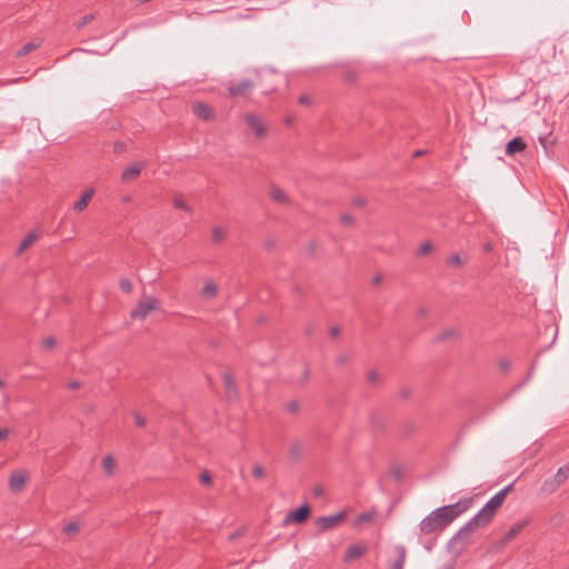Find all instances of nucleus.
Segmentation results:
<instances>
[{
  "mask_svg": "<svg viewBox=\"0 0 569 569\" xmlns=\"http://www.w3.org/2000/svg\"><path fill=\"white\" fill-rule=\"evenodd\" d=\"M472 498L465 499L455 505L443 506L431 511L420 522V533L429 536L443 530L457 517L468 510L472 506Z\"/></svg>",
  "mask_w": 569,
  "mask_h": 569,
  "instance_id": "obj_1",
  "label": "nucleus"
},
{
  "mask_svg": "<svg viewBox=\"0 0 569 569\" xmlns=\"http://www.w3.org/2000/svg\"><path fill=\"white\" fill-rule=\"evenodd\" d=\"M509 488H505L496 493L486 506L472 517L468 523L461 529V532L470 533L479 528H483L491 522L496 512L505 502Z\"/></svg>",
  "mask_w": 569,
  "mask_h": 569,
  "instance_id": "obj_2",
  "label": "nucleus"
},
{
  "mask_svg": "<svg viewBox=\"0 0 569 569\" xmlns=\"http://www.w3.org/2000/svg\"><path fill=\"white\" fill-rule=\"evenodd\" d=\"M569 479V462L560 467L556 473L547 478L542 486L541 491L547 495L556 492Z\"/></svg>",
  "mask_w": 569,
  "mask_h": 569,
  "instance_id": "obj_3",
  "label": "nucleus"
},
{
  "mask_svg": "<svg viewBox=\"0 0 569 569\" xmlns=\"http://www.w3.org/2000/svg\"><path fill=\"white\" fill-rule=\"evenodd\" d=\"M308 445L302 440H293L287 451V462L298 465L308 458Z\"/></svg>",
  "mask_w": 569,
  "mask_h": 569,
  "instance_id": "obj_4",
  "label": "nucleus"
},
{
  "mask_svg": "<svg viewBox=\"0 0 569 569\" xmlns=\"http://www.w3.org/2000/svg\"><path fill=\"white\" fill-rule=\"evenodd\" d=\"M160 302L154 297H149L144 301H140L134 309L131 310L130 317L132 319L144 320L147 316L154 310H159Z\"/></svg>",
  "mask_w": 569,
  "mask_h": 569,
  "instance_id": "obj_5",
  "label": "nucleus"
},
{
  "mask_svg": "<svg viewBox=\"0 0 569 569\" xmlns=\"http://www.w3.org/2000/svg\"><path fill=\"white\" fill-rule=\"evenodd\" d=\"M347 517L346 511L336 515L320 517L316 520V526L321 531L331 530L338 527Z\"/></svg>",
  "mask_w": 569,
  "mask_h": 569,
  "instance_id": "obj_6",
  "label": "nucleus"
},
{
  "mask_svg": "<svg viewBox=\"0 0 569 569\" xmlns=\"http://www.w3.org/2000/svg\"><path fill=\"white\" fill-rule=\"evenodd\" d=\"M246 124L254 132L257 137H262L267 132V127L262 119L254 113H246L243 116Z\"/></svg>",
  "mask_w": 569,
  "mask_h": 569,
  "instance_id": "obj_7",
  "label": "nucleus"
},
{
  "mask_svg": "<svg viewBox=\"0 0 569 569\" xmlns=\"http://www.w3.org/2000/svg\"><path fill=\"white\" fill-rule=\"evenodd\" d=\"M228 89L231 97L247 98L252 92L253 82L246 79L238 83L230 84Z\"/></svg>",
  "mask_w": 569,
  "mask_h": 569,
  "instance_id": "obj_8",
  "label": "nucleus"
},
{
  "mask_svg": "<svg viewBox=\"0 0 569 569\" xmlns=\"http://www.w3.org/2000/svg\"><path fill=\"white\" fill-rule=\"evenodd\" d=\"M27 471L24 470H16L11 473L9 478V488L13 492H19L24 487L27 480Z\"/></svg>",
  "mask_w": 569,
  "mask_h": 569,
  "instance_id": "obj_9",
  "label": "nucleus"
},
{
  "mask_svg": "<svg viewBox=\"0 0 569 569\" xmlns=\"http://www.w3.org/2000/svg\"><path fill=\"white\" fill-rule=\"evenodd\" d=\"M311 508L308 505H303L287 516V522L301 525L309 518Z\"/></svg>",
  "mask_w": 569,
  "mask_h": 569,
  "instance_id": "obj_10",
  "label": "nucleus"
},
{
  "mask_svg": "<svg viewBox=\"0 0 569 569\" xmlns=\"http://www.w3.org/2000/svg\"><path fill=\"white\" fill-rule=\"evenodd\" d=\"M367 552V546L363 543L351 545L347 548L345 555V561L351 562L356 559L361 558Z\"/></svg>",
  "mask_w": 569,
  "mask_h": 569,
  "instance_id": "obj_11",
  "label": "nucleus"
},
{
  "mask_svg": "<svg viewBox=\"0 0 569 569\" xmlns=\"http://www.w3.org/2000/svg\"><path fill=\"white\" fill-rule=\"evenodd\" d=\"M529 523L528 520H523L520 522L515 523L502 537L501 543L507 545L517 535H519L523 528Z\"/></svg>",
  "mask_w": 569,
  "mask_h": 569,
  "instance_id": "obj_12",
  "label": "nucleus"
},
{
  "mask_svg": "<svg viewBox=\"0 0 569 569\" xmlns=\"http://www.w3.org/2000/svg\"><path fill=\"white\" fill-rule=\"evenodd\" d=\"M192 111L194 114H197L199 118L203 120H209L212 118V109L208 104H204L202 102H196L192 104Z\"/></svg>",
  "mask_w": 569,
  "mask_h": 569,
  "instance_id": "obj_13",
  "label": "nucleus"
},
{
  "mask_svg": "<svg viewBox=\"0 0 569 569\" xmlns=\"http://www.w3.org/2000/svg\"><path fill=\"white\" fill-rule=\"evenodd\" d=\"M144 168L143 162H136L132 166L128 167L121 174V179L123 181H129L131 179L137 178L142 169Z\"/></svg>",
  "mask_w": 569,
  "mask_h": 569,
  "instance_id": "obj_14",
  "label": "nucleus"
},
{
  "mask_svg": "<svg viewBox=\"0 0 569 569\" xmlns=\"http://www.w3.org/2000/svg\"><path fill=\"white\" fill-rule=\"evenodd\" d=\"M94 191L93 189L87 190L81 198L73 204V209L77 212H81L84 210V208L88 206L89 201L91 200Z\"/></svg>",
  "mask_w": 569,
  "mask_h": 569,
  "instance_id": "obj_15",
  "label": "nucleus"
},
{
  "mask_svg": "<svg viewBox=\"0 0 569 569\" xmlns=\"http://www.w3.org/2000/svg\"><path fill=\"white\" fill-rule=\"evenodd\" d=\"M526 148V143L521 138L512 139L506 148V153L509 156L515 154L516 152H520Z\"/></svg>",
  "mask_w": 569,
  "mask_h": 569,
  "instance_id": "obj_16",
  "label": "nucleus"
},
{
  "mask_svg": "<svg viewBox=\"0 0 569 569\" xmlns=\"http://www.w3.org/2000/svg\"><path fill=\"white\" fill-rule=\"evenodd\" d=\"M217 293L218 286L211 280L207 281L201 290V296L206 299H212L217 296Z\"/></svg>",
  "mask_w": 569,
  "mask_h": 569,
  "instance_id": "obj_17",
  "label": "nucleus"
},
{
  "mask_svg": "<svg viewBox=\"0 0 569 569\" xmlns=\"http://www.w3.org/2000/svg\"><path fill=\"white\" fill-rule=\"evenodd\" d=\"M223 383H224V388H226V392H227L228 397L230 399L234 398L237 396V389H236L234 381L229 373L223 375Z\"/></svg>",
  "mask_w": 569,
  "mask_h": 569,
  "instance_id": "obj_18",
  "label": "nucleus"
},
{
  "mask_svg": "<svg viewBox=\"0 0 569 569\" xmlns=\"http://www.w3.org/2000/svg\"><path fill=\"white\" fill-rule=\"evenodd\" d=\"M37 238H38V234L34 231L29 232L21 241V243L18 248V254L22 253L26 249H28L30 246H32L33 242L37 240Z\"/></svg>",
  "mask_w": 569,
  "mask_h": 569,
  "instance_id": "obj_19",
  "label": "nucleus"
},
{
  "mask_svg": "<svg viewBox=\"0 0 569 569\" xmlns=\"http://www.w3.org/2000/svg\"><path fill=\"white\" fill-rule=\"evenodd\" d=\"M173 207L177 209H181L188 213H192V208L184 201L181 194H174L172 199Z\"/></svg>",
  "mask_w": 569,
  "mask_h": 569,
  "instance_id": "obj_20",
  "label": "nucleus"
},
{
  "mask_svg": "<svg viewBox=\"0 0 569 569\" xmlns=\"http://www.w3.org/2000/svg\"><path fill=\"white\" fill-rule=\"evenodd\" d=\"M302 409V400L295 398L287 403V412L291 415H299Z\"/></svg>",
  "mask_w": 569,
  "mask_h": 569,
  "instance_id": "obj_21",
  "label": "nucleus"
},
{
  "mask_svg": "<svg viewBox=\"0 0 569 569\" xmlns=\"http://www.w3.org/2000/svg\"><path fill=\"white\" fill-rule=\"evenodd\" d=\"M406 561V550L405 548L398 549V557L395 562L391 565L390 569H403V565Z\"/></svg>",
  "mask_w": 569,
  "mask_h": 569,
  "instance_id": "obj_22",
  "label": "nucleus"
},
{
  "mask_svg": "<svg viewBox=\"0 0 569 569\" xmlns=\"http://www.w3.org/2000/svg\"><path fill=\"white\" fill-rule=\"evenodd\" d=\"M227 231L222 227L212 228V241L220 243L226 239Z\"/></svg>",
  "mask_w": 569,
  "mask_h": 569,
  "instance_id": "obj_23",
  "label": "nucleus"
},
{
  "mask_svg": "<svg viewBox=\"0 0 569 569\" xmlns=\"http://www.w3.org/2000/svg\"><path fill=\"white\" fill-rule=\"evenodd\" d=\"M38 47H39V42H34V41L28 42L18 50L17 56L18 57L27 56L30 52H32L33 50H36Z\"/></svg>",
  "mask_w": 569,
  "mask_h": 569,
  "instance_id": "obj_24",
  "label": "nucleus"
},
{
  "mask_svg": "<svg viewBox=\"0 0 569 569\" xmlns=\"http://www.w3.org/2000/svg\"><path fill=\"white\" fill-rule=\"evenodd\" d=\"M373 512H363L355 519L353 525L356 527H360L362 523L370 522L373 519Z\"/></svg>",
  "mask_w": 569,
  "mask_h": 569,
  "instance_id": "obj_25",
  "label": "nucleus"
},
{
  "mask_svg": "<svg viewBox=\"0 0 569 569\" xmlns=\"http://www.w3.org/2000/svg\"><path fill=\"white\" fill-rule=\"evenodd\" d=\"M465 263V259L459 253H452L448 257V264L453 268H460Z\"/></svg>",
  "mask_w": 569,
  "mask_h": 569,
  "instance_id": "obj_26",
  "label": "nucleus"
},
{
  "mask_svg": "<svg viewBox=\"0 0 569 569\" xmlns=\"http://www.w3.org/2000/svg\"><path fill=\"white\" fill-rule=\"evenodd\" d=\"M116 462L111 456H106L102 460V467L108 475H111Z\"/></svg>",
  "mask_w": 569,
  "mask_h": 569,
  "instance_id": "obj_27",
  "label": "nucleus"
},
{
  "mask_svg": "<svg viewBox=\"0 0 569 569\" xmlns=\"http://www.w3.org/2000/svg\"><path fill=\"white\" fill-rule=\"evenodd\" d=\"M270 196L274 201L284 202V192L278 187L271 188Z\"/></svg>",
  "mask_w": 569,
  "mask_h": 569,
  "instance_id": "obj_28",
  "label": "nucleus"
},
{
  "mask_svg": "<svg viewBox=\"0 0 569 569\" xmlns=\"http://www.w3.org/2000/svg\"><path fill=\"white\" fill-rule=\"evenodd\" d=\"M80 527L77 522H70L67 526H64L63 533H66L67 536H72L78 533Z\"/></svg>",
  "mask_w": 569,
  "mask_h": 569,
  "instance_id": "obj_29",
  "label": "nucleus"
},
{
  "mask_svg": "<svg viewBox=\"0 0 569 569\" xmlns=\"http://www.w3.org/2000/svg\"><path fill=\"white\" fill-rule=\"evenodd\" d=\"M309 378H310V371L307 368H302L297 376V381L300 385H303V383L308 382Z\"/></svg>",
  "mask_w": 569,
  "mask_h": 569,
  "instance_id": "obj_30",
  "label": "nucleus"
},
{
  "mask_svg": "<svg viewBox=\"0 0 569 569\" xmlns=\"http://www.w3.org/2000/svg\"><path fill=\"white\" fill-rule=\"evenodd\" d=\"M56 339L53 337H47L42 340V348L46 350L53 349L56 347Z\"/></svg>",
  "mask_w": 569,
  "mask_h": 569,
  "instance_id": "obj_31",
  "label": "nucleus"
},
{
  "mask_svg": "<svg viewBox=\"0 0 569 569\" xmlns=\"http://www.w3.org/2000/svg\"><path fill=\"white\" fill-rule=\"evenodd\" d=\"M119 286L121 288V290L126 293H130L132 291V284L130 282V280L123 278L119 281Z\"/></svg>",
  "mask_w": 569,
  "mask_h": 569,
  "instance_id": "obj_32",
  "label": "nucleus"
},
{
  "mask_svg": "<svg viewBox=\"0 0 569 569\" xmlns=\"http://www.w3.org/2000/svg\"><path fill=\"white\" fill-rule=\"evenodd\" d=\"M93 19H94L93 14H91V13L90 14H86L76 23V26H77L78 29H80L83 26H86L87 23L91 22Z\"/></svg>",
  "mask_w": 569,
  "mask_h": 569,
  "instance_id": "obj_33",
  "label": "nucleus"
},
{
  "mask_svg": "<svg viewBox=\"0 0 569 569\" xmlns=\"http://www.w3.org/2000/svg\"><path fill=\"white\" fill-rule=\"evenodd\" d=\"M340 222L345 226H353L356 220L352 216L345 213L340 216Z\"/></svg>",
  "mask_w": 569,
  "mask_h": 569,
  "instance_id": "obj_34",
  "label": "nucleus"
},
{
  "mask_svg": "<svg viewBox=\"0 0 569 569\" xmlns=\"http://www.w3.org/2000/svg\"><path fill=\"white\" fill-rule=\"evenodd\" d=\"M432 250V244L431 242H423L420 248H419V254L421 256H426L428 254L430 251Z\"/></svg>",
  "mask_w": 569,
  "mask_h": 569,
  "instance_id": "obj_35",
  "label": "nucleus"
},
{
  "mask_svg": "<svg viewBox=\"0 0 569 569\" xmlns=\"http://www.w3.org/2000/svg\"><path fill=\"white\" fill-rule=\"evenodd\" d=\"M252 475H253V477H254V478H257V479H262V478H263V476H264V471H263V469H262V467H261V466L256 465V466L252 468Z\"/></svg>",
  "mask_w": 569,
  "mask_h": 569,
  "instance_id": "obj_36",
  "label": "nucleus"
},
{
  "mask_svg": "<svg viewBox=\"0 0 569 569\" xmlns=\"http://www.w3.org/2000/svg\"><path fill=\"white\" fill-rule=\"evenodd\" d=\"M199 481L202 483V485H210L211 483V476L208 471H204L202 472L200 476H199Z\"/></svg>",
  "mask_w": 569,
  "mask_h": 569,
  "instance_id": "obj_37",
  "label": "nucleus"
},
{
  "mask_svg": "<svg viewBox=\"0 0 569 569\" xmlns=\"http://www.w3.org/2000/svg\"><path fill=\"white\" fill-rule=\"evenodd\" d=\"M12 433H13L12 429L0 428V441H4Z\"/></svg>",
  "mask_w": 569,
  "mask_h": 569,
  "instance_id": "obj_38",
  "label": "nucleus"
},
{
  "mask_svg": "<svg viewBox=\"0 0 569 569\" xmlns=\"http://www.w3.org/2000/svg\"><path fill=\"white\" fill-rule=\"evenodd\" d=\"M299 103L302 106H311L312 98L308 94H303L299 98Z\"/></svg>",
  "mask_w": 569,
  "mask_h": 569,
  "instance_id": "obj_39",
  "label": "nucleus"
},
{
  "mask_svg": "<svg viewBox=\"0 0 569 569\" xmlns=\"http://www.w3.org/2000/svg\"><path fill=\"white\" fill-rule=\"evenodd\" d=\"M134 421L138 427H143L146 425V419L139 413H134Z\"/></svg>",
  "mask_w": 569,
  "mask_h": 569,
  "instance_id": "obj_40",
  "label": "nucleus"
},
{
  "mask_svg": "<svg viewBox=\"0 0 569 569\" xmlns=\"http://www.w3.org/2000/svg\"><path fill=\"white\" fill-rule=\"evenodd\" d=\"M341 333V329L339 327H331L329 330V335L332 338H337Z\"/></svg>",
  "mask_w": 569,
  "mask_h": 569,
  "instance_id": "obj_41",
  "label": "nucleus"
},
{
  "mask_svg": "<svg viewBox=\"0 0 569 569\" xmlns=\"http://www.w3.org/2000/svg\"><path fill=\"white\" fill-rule=\"evenodd\" d=\"M312 493L315 497H320L325 493V489L321 486H317L312 489Z\"/></svg>",
  "mask_w": 569,
  "mask_h": 569,
  "instance_id": "obj_42",
  "label": "nucleus"
},
{
  "mask_svg": "<svg viewBox=\"0 0 569 569\" xmlns=\"http://www.w3.org/2000/svg\"><path fill=\"white\" fill-rule=\"evenodd\" d=\"M80 386H81V382L78 380H74V381L69 382L67 385V388L71 389V390H76V389L80 388Z\"/></svg>",
  "mask_w": 569,
  "mask_h": 569,
  "instance_id": "obj_43",
  "label": "nucleus"
},
{
  "mask_svg": "<svg viewBox=\"0 0 569 569\" xmlns=\"http://www.w3.org/2000/svg\"><path fill=\"white\" fill-rule=\"evenodd\" d=\"M456 336V331L455 330H448V331H445L441 336H440V339L441 340H445L447 338H450V337H453Z\"/></svg>",
  "mask_w": 569,
  "mask_h": 569,
  "instance_id": "obj_44",
  "label": "nucleus"
},
{
  "mask_svg": "<svg viewBox=\"0 0 569 569\" xmlns=\"http://www.w3.org/2000/svg\"><path fill=\"white\" fill-rule=\"evenodd\" d=\"M242 535H243V531H242V530H237V531H234L233 533H231V535L229 536V539H230V540H233V539H236V538H238V537H240V536H242Z\"/></svg>",
  "mask_w": 569,
  "mask_h": 569,
  "instance_id": "obj_45",
  "label": "nucleus"
},
{
  "mask_svg": "<svg viewBox=\"0 0 569 569\" xmlns=\"http://www.w3.org/2000/svg\"><path fill=\"white\" fill-rule=\"evenodd\" d=\"M382 281V276L381 274H376L372 279V282L375 284H379L380 282Z\"/></svg>",
  "mask_w": 569,
  "mask_h": 569,
  "instance_id": "obj_46",
  "label": "nucleus"
},
{
  "mask_svg": "<svg viewBox=\"0 0 569 569\" xmlns=\"http://www.w3.org/2000/svg\"><path fill=\"white\" fill-rule=\"evenodd\" d=\"M418 316L420 317H425L427 315V310L423 309V308H420L418 311H417Z\"/></svg>",
  "mask_w": 569,
  "mask_h": 569,
  "instance_id": "obj_47",
  "label": "nucleus"
},
{
  "mask_svg": "<svg viewBox=\"0 0 569 569\" xmlns=\"http://www.w3.org/2000/svg\"><path fill=\"white\" fill-rule=\"evenodd\" d=\"M266 247L269 248V249H272L274 247V242L272 240H268L266 242Z\"/></svg>",
  "mask_w": 569,
  "mask_h": 569,
  "instance_id": "obj_48",
  "label": "nucleus"
},
{
  "mask_svg": "<svg viewBox=\"0 0 569 569\" xmlns=\"http://www.w3.org/2000/svg\"><path fill=\"white\" fill-rule=\"evenodd\" d=\"M491 249H492L491 243H487V244L485 246V250H486V251H491Z\"/></svg>",
  "mask_w": 569,
  "mask_h": 569,
  "instance_id": "obj_49",
  "label": "nucleus"
},
{
  "mask_svg": "<svg viewBox=\"0 0 569 569\" xmlns=\"http://www.w3.org/2000/svg\"><path fill=\"white\" fill-rule=\"evenodd\" d=\"M369 378H370V380H375L376 379V373H370Z\"/></svg>",
  "mask_w": 569,
  "mask_h": 569,
  "instance_id": "obj_50",
  "label": "nucleus"
},
{
  "mask_svg": "<svg viewBox=\"0 0 569 569\" xmlns=\"http://www.w3.org/2000/svg\"><path fill=\"white\" fill-rule=\"evenodd\" d=\"M4 386V382L0 379V388Z\"/></svg>",
  "mask_w": 569,
  "mask_h": 569,
  "instance_id": "obj_51",
  "label": "nucleus"
},
{
  "mask_svg": "<svg viewBox=\"0 0 569 569\" xmlns=\"http://www.w3.org/2000/svg\"><path fill=\"white\" fill-rule=\"evenodd\" d=\"M565 569H569V566L567 568H565Z\"/></svg>",
  "mask_w": 569,
  "mask_h": 569,
  "instance_id": "obj_52",
  "label": "nucleus"
}]
</instances>
